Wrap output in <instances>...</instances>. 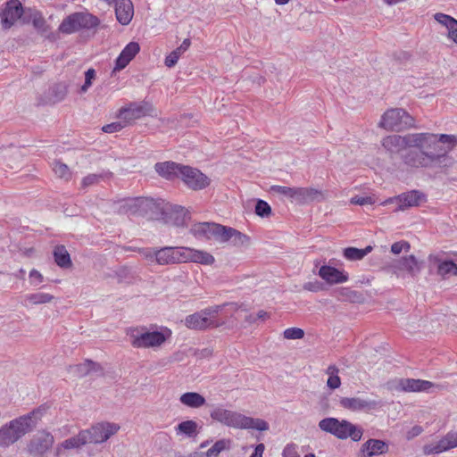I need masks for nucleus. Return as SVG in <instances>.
<instances>
[{
    "label": "nucleus",
    "instance_id": "f8f14e48",
    "mask_svg": "<svg viewBox=\"0 0 457 457\" xmlns=\"http://www.w3.org/2000/svg\"><path fill=\"white\" fill-rule=\"evenodd\" d=\"M216 306H223L222 312H220L222 318L218 317V323L220 324L219 328L228 330L239 328V319L242 318V312L245 311L243 304L225 303Z\"/></svg>",
    "mask_w": 457,
    "mask_h": 457
},
{
    "label": "nucleus",
    "instance_id": "79ce46f5",
    "mask_svg": "<svg viewBox=\"0 0 457 457\" xmlns=\"http://www.w3.org/2000/svg\"><path fill=\"white\" fill-rule=\"evenodd\" d=\"M87 444V442L85 433L83 430H81L75 436H72L71 438L64 440L62 442V445L64 449L70 450V449L79 448Z\"/></svg>",
    "mask_w": 457,
    "mask_h": 457
},
{
    "label": "nucleus",
    "instance_id": "a211bd4d",
    "mask_svg": "<svg viewBox=\"0 0 457 457\" xmlns=\"http://www.w3.org/2000/svg\"><path fill=\"white\" fill-rule=\"evenodd\" d=\"M340 406L352 411H371L376 410L379 402L375 400H367L360 397H342L339 400Z\"/></svg>",
    "mask_w": 457,
    "mask_h": 457
},
{
    "label": "nucleus",
    "instance_id": "864d4df0",
    "mask_svg": "<svg viewBox=\"0 0 457 457\" xmlns=\"http://www.w3.org/2000/svg\"><path fill=\"white\" fill-rule=\"evenodd\" d=\"M375 199L372 196H353L350 199V204L357 205L373 204Z\"/></svg>",
    "mask_w": 457,
    "mask_h": 457
},
{
    "label": "nucleus",
    "instance_id": "dca6fc26",
    "mask_svg": "<svg viewBox=\"0 0 457 457\" xmlns=\"http://www.w3.org/2000/svg\"><path fill=\"white\" fill-rule=\"evenodd\" d=\"M223 226L213 222H199L194 224L190 233L199 239H214L220 242V232Z\"/></svg>",
    "mask_w": 457,
    "mask_h": 457
},
{
    "label": "nucleus",
    "instance_id": "58836bf2",
    "mask_svg": "<svg viewBox=\"0 0 457 457\" xmlns=\"http://www.w3.org/2000/svg\"><path fill=\"white\" fill-rule=\"evenodd\" d=\"M372 251V246L368 245L364 249L356 247H346L344 249L343 255L349 261H359L363 259L368 253Z\"/></svg>",
    "mask_w": 457,
    "mask_h": 457
},
{
    "label": "nucleus",
    "instance_id": "1a4fd4ad",
    "mask_svg": "<svg viewBox=\"0 0 457 457\" xmlns=\"http://www.w3.org/2000/svg\"><path fill=\"white\" fill-rule=\"evenodd\" d=\"M27 8L22 6L20 0H9L0 7V23L4 30L14 25L29 23L26 18Z\"/></svg>",
    "mask_w": 457,
    "mask_h": 457
},
{
    "label": "nucleus",
    "instance_id": "4468645a",
    "mask_svg": "<svg viewBox=\"0 0 457 457\" xmlns=\"http://www.w3.org/2000/svg\"><path fill=\"white\" fill-rule=\"evenodd\" d=\"M54 442L51 433L46 430L37 431L28 445V452L33 456H42L52 448Z\"/></svg>",
    "mask_w": 457,
    "mask_h": 457
},
{
    "label": "nucleus",
    "instance_id": "72a5a7b5",
    "mask_svg": "<svg viewBox=\"0 0 457 457\" xmlns=\"http://www.w3.org/2000/svg\"><path fill=\"white\" fill-rule=\"evenodd\" d=\"M68 86L64 82L54 84L48 91V100L53 104L62 102L67 96Z\"/></svg>",
    "mask_w": 457,
    "mask_h": 457
},
{
    "label": "nucleus",
    "instance_id": "aec40b11",
    "mask_svg": "<svg viewBox=\"0 0 457 457\" xmlns=\"http://www.w3.org/2000/svg\"><path fill=\"white\" fill-rule=\"evenodd\" d=\"M455 447H457V432H449L438 442L425 445L423 453L426 455L438 454Z\"/></svg>",
    "mask_w": 457,
    "mask_h": 457
},
{
    "label": "nucleus",
    "instance_id": "2eb2a0df",
    "mask_svg": "<svg viewBox=\"0 0 457 457\" xmlns=\"http://www.w3.org/2000/svg\"><path fill=\"white\" fill-rule=\"evenodd\" d=\"M180 179L193 190H201L210 184V179L199 170L183 165Z\"/></svg>",
    "mask_w": 457,
    "mask_h": 457
},
{
    "label": "nucleus",
    "instance_id": "412c9836",
    "mask_svg": "<svg viewBox=\"0 0 457 457\" xmlns=\"http://www.w3.org/2000/svg\"><path fill=\"white\" fill-rule=\"evenodd\" d=\"M434 386L430 381L414 378H401L392 385L394 390L404 392H424Z\"/></svg>",
    "mask_w": 457,
    "mask_h": 457
},
{
    "label": "nucleus",
    "instance_id": "09e8293b",
    "mask_svg": "<svg viewBox=\"0 0 457 457\" xmlns=\"http://www.w3.org/2000/svg\"><path fill=\"white\" fill-rule=\"evenodd\" d=\"M128 125L123 120H120L119 121L112 122L110 124L104 125L102 128V130L105 133H114L120 131L122 129L127 127Z\"/></svg>",
    "mask_w": 457,
    "mask_h": 457
},
{
    "label": "nucleus",
    "instance_id": "b1692460",
    "mask_svg": "<svg viewBox=\"0 0 457 457\" xmlns=\"http://www.w3.org/2000/svg\"><path fill=\"white\" fill-rule=\"evenodd\" d=\"M426 202V195L419 190H411L399 195V205L395 212L404 211L407 208L419 206Z\"/></svg>",
    "mask_w": 457,
    "mask_h": 457
},
{
    "label": "nucleus",
    "instance_id": "4be33fe9",
    "mask_svg": "<svg viewBox=\"0 0 457 457\" xmlns=\"http://www.w3.org/2000/svg\"><path fill=\"white\" fill-rule=\"evenodd\" d=\"M392 268L395 273L398 275H400L401 272H406L411 277H416L422 269V263L411 254L395 261Z\"/></svg>",
    "mask_w": 457,
    "mask_h": 457
},
{
    "label": "nucleus",
    "instance_id": "6e6d98bb",
    "mask_svg": "<svg viewBox=\"0 0 457 457\" xmlns=\"http://www.w3.org/2000/svg\"><path fill=\"white\" fill-rule=\"evenodd\" d=\"M102 179L101 175L89 174L82 179V187H88L90 186L97 184Z\"/></svg>",
    "mask_w": 457,
    "mask_h": 457
},
{
    "label": "nucleus",
    "instance_id": "a19ab883",
    "mask_svg": "<svg viewBox=\"0 0 457 457\" xmlns=\"http://www.w3.org/2000/svg\"><path fill=\"white\" fill-rule=\"evenodd\" d=\"M339 369L336 365H329L326 370V374L328 376L327 386L328 388L335 390L340 387L341 379L338 376Z\"/></svg>",
    "mask_w": 457,
    "mask_h": 457
},
{
    "label": "nucleus",
    "instance_id": "49530a36",
    "mask_svg": "<svg viewBox=\"0 0 457 457\" xmlns=\"http://www.w3.org/2000/svg\"><path fill=\"white\" fill-rule=\"evenodd\" d=\"M283 336L288 340L302 339L304 337V331L299 328H289L284 330Z\"/></svg>",
    "mask_w": 457,
    "mask_h": 457
},
{
    "label": "nucleus",
    "instance_id": "0eeeda50",
    "mask_svg": "<svg viewBox=\"0 0 457 457\" xmlns=\"http://www.w3.org/2000/svg\"><path fill=\"white\" fill-rule=\"evenodd\" d=\"M223 310V306H210L188 315L185 319V325L190 329L206 330L219 328L218 316Z\"/></svg>",
    "mask_w": 457,
    "mask_h": 457
},
{
    "label": "nucleus",
    "instance_id": "f03ea898",
    "mask_svg": "<svg viewBox=\"0 0 457 457\" xmlns=\"http://www.w3.org/2000/svg\"><path fill=\"white\" fill-rule=\"evenodd\" d=\"M41 416L42 411L38 408L2 426L0 428V447L6 448L30 432Z\"/></svg>",
    "mask_w": 457,
    "mask_h": 457
},
{
    "label": "nucleus",
    "instance_id": "423d86ee",
    "mask_svg": "<svg viewBox=\"0 0 457 457\" xmlns=\"http://www.w3.org/2000/svg\"><path fill=\"white\" fill-rule=\"evenodd\" d=\"M320 430L329 433L339 439L350 437L353 441L361 440L363 430L348 420H339L336 418H325L319 422Z\"/></svg>",
    "mask_w": 457,
    "mask_h": 457
},
{
    "label": "nucleus",
    "instance_id": "f3484780",
    "mask_svg": "<svg viewBox=\"0 0 457 457\" xmlns=\"http://www.w3.org/2000/svg\"><path fill=\"white\" fill-rule=\"evenodd\" d=\"M428 262L430 268L436 269V274L443 278L457 276V264L452 260L444 259L438 254H430Z\"/></svg>",
    "mask_w": 457,
    "mask_h": 457
},
{
    "label": "nucleus",
    "instance_id": "e433bc0d",
    "mask_svg": "<svg viewBox=\"0 0 457 457\" xmlns=\"http://www.w3.org/2000/svg\"><path fill=\"white\" fill-rule=\"evenodd\" d=\"M54 257L56 264L61 268H70L72 265L70 253L64 245H57L54 250Z\"/></svg>",
    "mask_w": 457,
    "mask_h": 457
},
{
    "label": "nucleus",
    "instance_id": "39448f33",
    "mask_svg": "<svg viewBox=\"0 0 457 457\" xmlns=\"http://www.w3.org/2000/svg\"><path fill=\"white\" fill-rule=\"evenodd\" d=\"M126 334L133 347L155 349L161 347L171 337V330L168 328L150 330L146 327H131L127 328Z\"/></svg>",
    "mask_w": 457,
    "mask_h": 457
},
{
    "label": "nucleus",
    "instance_id": "c03bdc74",
    "mask_svg": "<svg viewBox=\"0 0 457 457\" xmlns=\"http://www.w3.org/2000/svg\"><path fill=\"white\" fill-rule=\"evenodd\" d=\"M434 19L439 24L445 26L447 29H453V26H454L457 23V20H455L453 17L442 12L435 13Z\"/></svg>",
    "mask_w": 457,
    "mask_h": 457
},
{
    "label": "nucleus",
    "instance_id": "c9c22d12",
    "mask_svg": "<svg viewBox=\"0 0 457 457\" xmlns=\"http://www.w3.org/2000/svg\"><path fill=\"white\" fill-rule=\"evenodd\" d=\"M54 295L47 293H32L27 294L23 296V305L32 304H43L53 301Z\"/></svg>",
    "mask_w": 457,
    "mask_h": 457
},
{
    "label": "nucleus",
    "instance_id": "9d476101",
    "mask_svg": "<svg viewBox=\"0 0 457 457\" xmlns=\"http://www.w3.org/2000/svg\"><path fill=\"white\" fill-rule=\"evenodd\" d=\"M99 23V19L89 12H74L63 19L59 30L64 34H71L81 29L96 28Z\"/></svg>",
    "mask_w": 457,
    "mask_h": 457
},
{
    "label": "nucleus",
    "instance_id": "774afa93",
    "mask_svg": "<svg viewBox=\"0 0 457 457\" xmlns=\"http://www.w3.org/2000/svg\"><path fill=\"white\" fill-rule=\"evenodd\" d=\"M255 317L257 318V320H265L266 319L270 318V314L263 310H260L257 312V314L255 315Z\"/></svg>",
    "mask_w": 457,
    "mask_h": 457
},
{
    "label": "nucleus",
    "instance_id": "680f3d73",
    "mask_svg": "<svg viewBox=\"0 0 457 457\" xmlns=\"http://www.w3.org/2000/svg\"><path fill=\"white\" fill-rule=\"evenodd\" d=\"M297 445L295 444L287 445L283 450V457H298Z\"/></svg>",
    "mask_w": 457,
    "mask_h": 457
},
{
    "label": "nucleus",
    "instance_id": "cd10ccee",
    "mask_svg": "<svg viewBox=\"0 0 457 457\" xmlns=\"http://www.w3.org/2000/svg\"><path fill=\"white\" fill-rule=\"evenodd\" d=\"M388 451V445L386 442L378 439H369L361 448L359 457H373L386 453Z\"/></svg>",
    "mask_w": 457,
    "mask_h": 457
},
{
    "label": "nucleus",
    "instance_id": "bb28decb",
    "mask_svg": "<svg viewBox=\"0 0 457 457\" xmlns=\"http://www.w3.org/2000/svg\"><path fill=\"white\" fill-rule=\"evenodd\" d=\"M182 168L183 165L170 161L157 162L154 165L155 171L162 178L167 180H173L177 178H180V170H182Z\"/></svg>",
    "mask_w": 457,
    "mask_h": 457
},
{
    "label": "nucleus",
    "instance_id": "9b49d317",
    "mask_svg": "<svg viewBox=\"0 0 457 457\" xmlns=\"http://www.w3.org/2000/svg\"><path fill=\"white\" fill-rule=\"evenodd\" d=\"M120 430V426L113 422L103 421L84 429L87 444H102L114 436Z\"/></svg>",
    "mask_w": 457,
    "mask_h": 457
},
{
    "label": "nucleus",
    "instance_id": "338daca9",
    "mask_svg": "<svg viewBox=\"0 0 457 457\" xmlns=\"http://www.w3.org/2000/svg\"><path fill=\"white\" fill-rule=\"evenodd\" d=\"M264 450H265L264 445L259 444L255 446L254 452L251 454L250 457H262Z\"/></svg>",
    "mask_w": 457,
    "mask_h": 457
},
{
    "label": "nucleus",
    "instance_id": "393cba45",
    "mask_svg": "<svg viewBox=\"0 0 457 457\" xmlns=\"http://www.w3.org/2000/svg\"><path fill=\"white\" fill-rule=\"evenodd\" d=\"M318 274L322 279L330 285L341 284L348 280V274L345 271L329 265L321 266Z\"/></svg>",
    "mask_w": 457,
    "mask_h": 457
},
{
    "label": "nucleus",
    "instance_id": "f257e3e1",
    "mask_svg": "<svg viewBox=\"0 0 457 457\" xmlns=\"http://www.w3.org/2000/svg\"><path fill=\"white\" fill-rule=\"evenodd\" d=\"M412 148L403 155V162L411 168L453 167L455 160L449 153L457 145V136L435 133H414Z\"/></svg>",
    "mask_w": 457,
    "mask_h": 457
},
{
    "label": "nucleus",
    "instance_id": "5701e85b",
    "mask_svg": "<svg viewBox=\"0 0 457 457\" xmlns=\"http://www.w3.org/2000/svg\"><path fill=\"white\" fill-rule=\"evenodd\" d=\"M230 242L234 246L248 245L250 237L240 231L223 226L220 232V243Z\"/></svg>",
    "mask_w": 457,
    "mask_h": 457
},
{
    "label": "nucleus",
    "instance_id": "37998d69",
    "mask_svg": "<svg viewBox=\"0 0 457 457\" xmlns=\"http://www.w3.org/2000/svg\"><path fill=\"white\" fill-rule=\"evenodd\" d=\"M53 170L54 174L60 179L69 180L71 177L69 167L59 161H55L54 162Z\"/></svg>",
    "mask_w": 457,
    "mask_h": 457
},
{
    "label": "nucleus",
    "instance_id": "a878e982",
    "mask_svg": "<svg viewBox=\"0 0 457 457\" xmlns=\"http://www.w3.org/2000/svg\"><path fill=\"white\" fill-rule=\"evenodd\" d=\"M140 46L137 42L129 43L121 51L115 61V66L112 73L123 70L130 61L138 54Z\"/></svg>",
    "mask_w": 457,
    "mask_h": 457
},
{
    "label": "nucleus",
    "instance_id": "20e7f679",
    "mask_svg": "<svg viewBox=\"0 0 457 457\" xmlns=\"http://www.w3.org/2000/svg\"><path fill=\"white\" fill-rule=\"evenodd\" d=\"M211 418L228 428L237 429L254 428L259 431L269 429L268 423L261 419L247 417L240 412L228 410L221 405L214 407L210 413Z\"/></svg>",
    "mask_w": 457,
    "mask_h": 457
},
{
    "label": "nucleus",
    "instance_id": "f704fd0d",
    "mask_svg": "<svg viewBox=\"0 0 457 457\" xmlns=\"http://www.w3.org/2000/svg\"><path fill=\"white\" fill-rule=\"evenodd\" d=\"M189 218V214L185 208L176 205L171 209L170 220L175 226H186Z\"/></svg>",
    "mask_w": 457,
    "mask_h": 457
},
{
    "label": "nucleus",
    "instance_id": "473e14b6",
    "mask_svg": "<svg viewBox=\"0 0 457 457\" xmlns=\"http://www.w3.org/2000/svg\"><path fill=\"white\" fill-rule=\"evenodd\" d=\"M179 402L184 406L192 409H198L206 403L205 398L196 392H187L180 395Z\"/></svg>",
    "mask_w": 457,
    "mask_h": 457
},
{
    "label": "nucleus",
    "instance_id": "4c0bfd02",
    "mask_svg": "<svg viewBox=\"0 0 457 457\" xmlns=\"http://www.w3.org/2000/svg\"><path fill=\"white\" fill-rule=\"evenodd\" d=\"M26 18L29 20V22H32L34 28L38 31H46V21L40 12L35 9L27 8Z\"/></svg>",
    "mask_w": 457,
    "mask_h": 457
},
{
    "label": "nucleus",
    "instance_id": "5fc2aeb1",
    "mask_svg": "<svg viewBox=\"0 0 457 457\" xmlns=\"http://www.w3.org/2000/svg\"><path fill=\"white\" fill-rule=\"evenodd\" d=\"M138 253L147 261L155 262L157 248H141L138 250Z\"/></svg>",
    "mask_w": 457,
    "mask_h": 457
},
{
    "label": "nucleus",
    "instance_id": "ddd939ff",
    "mask_svg": "<svg viewBox=\"0 0 457 457\" xmlns=\"http://www.w3.org/2000/svg\"><path fill=\"white\" fill-rule=\"evenodd\" d=\"M154 108L147 102L130 103L128 106L119 110L118 118L123 120L129 126L134 120L145 116H153Z\"/></svg>",
    "mask_w": 457,
    "mask_h": 457
},
{
    "label": "nucleus",
    "instance_id": "de8ad7c7",
    "mask_svg": "<svg viewBox=\"0 0 457 457\" xmlns=\"http://www.w3.org/2000/svg\"><path fill=\"white\" fill-rule=\"evenodd\" d=\"M225 448V440H219L205 453V455L206 457H218L220 452Z\"/></svg>",
    "mask_w": 457,
    "mask_h": 457
},
{
    "label": "nucleus",
    "instance_id": "0e129e2a",
    "mask_svg": "<svg viewBox=\"0 0 457 457\" xmlns=\"http://www.w3.org/2000/svg\"><path fill=\"white\" fill-rule=\"evenodd\" d=\"M423 429L420 426H414L413 428H411V430H409L406 434V437L407 439H412L414 438L415 436H418L419 435H420L422 433Z\"/></svg>",
    "mask_w": 457,
    "mask_h": 457
},
{
    "label": "nucleus",
    "instance_id": "3c124183",
    "mask_svg": "<svg viewBox=\"0 0 457 457\" xmlns=\"http://www.w3.org/2000/svg\"><path fill=\"white\" fill-rule=\"evenodd\" d=\"M341 295L345 298V301H349L351 303H360L361 301V295L358 292L348 288L342 289Z\"/></svg>",
    "mask_w": 457,
    "mask_h": 457
},
{
    "label": "nucleus",
    "instance_id": "6e6552de",
    "mask_svg": "<svg viewBox=\"0 0 457 457\" xmlns=\"http://www.w3.org/2000/svg\"><path fill=\"white\" fill-rule=\"evenodd\" d=\"M379 127L386 130L402 131L415 127V120L404 109L391 108L382 115Z\"/></svg>",
    "mask_w": 457,
    "mask_h": 457
},
{
    "label": "nucleus",
    "instance_id": "8fccbe9b",
    "mask_svg": "<svg viewBox=\"0 0 457 457\" xmlns=\"http://www.w3.org/2000/svg\"><path fill=\"white\" fill-rule=\"evenodd\" d=\"M96 79V71L94 69H88L85 72V82L82 85L80 91L86 93L88 88L92 86L93 80Z\"/></svg>",
    "mask_w": 457,
    "mask_h": 457
},
{
    "label": "nucleus",
    "instance_id": "bf43d9fd",
    "mask_svg": "<svg viewBox=\"0 0 457 457\" xmlns=\"http://www.w3.org/2000/svg\"><path fill=\"white\" fill-rule=\"evenodd\" d=\"M180 55H179V52L173 50L169 55L165 58V65L169 68H171L176 65L179 59Z\"/></svg>",
    "mask_w": 457,
    "mask_h": 457
},
{
    "label": "nucleus",
    "instance_id": "ea45409f",
    "mask_svg": "<svg viewBox=\"0 0 457 457\" xmlns=\"http://www.w3.org/2000/svg\"><path fill=\"white\" fill-rule=\"evenodd\" d=\"M96 363L91 361H86L83 363L70 366L69 371L77 377H85L90 373L91 370H95Z\"/></svg>",
    "mask_w": 457,
    "mask_h": 457
},
{
    "label": "nucleus",
    "instance_id": "e2e57ef3",
    "mask_svg": "<svg viewBox=\"0 0 457 457\" xmlns=\"http://www.w3.org/2000/svg\"><path fill=\"white\" fill-rule=\"evenodd\" d=\"M304 290L310 291V292H319L322 290V284L319 281H312L307 282L303 286Z\"/></svg>",
    "mask_w": 457,
    "mask_h": 457
},
{
    "label": "nucleus",
    "instance_id": "7ed1b4c3",
    "mask_svg": "<svg viewBox=\"0 0 457 457\" xmlns=\"http://www.w3.org/2000/svg\"><path fill=\"white\" fill-rule=\"evenodd\" d=\"M193 262L210 265L214 262V257L207 252L189 247L164 246L157 248L156 261L159 265Z\"/></svg>",
    "mask_w": 457,
    "mask_h": 457
},
{
    "label": "nucleus",
    "instance_id": "13d9d810",
    "mask_svg": "<svg viewBox=\"0 0 457 457\" xmlns=\"http://www.w3.org/2000/svg\"><path fill=\"white\" fill-rule=\"evenodd\" d=\"M29 279L31 285L37 287L44 280L43 275L37 270L33 269L29 272Z\"/></svg>",
    "mask_w": 457,
    "mask_h": 457
},
{
    "label": "nucleus",
    "instance_id": "c85d7f7f",
    "mask_svg": "<svg viewBox=\"0 0 457 457\" xmlns=\"http://www.w3.org/2000/svg\"><path fill=\"white\" fill-rule=\"evenodd\" d=\"M115 14L118 21L122 25H128L133 17L134 8L130 0H116Z\"/></svg>",
    "mask_w": 457,
    "mask_h": 457
},
{
    "label": "nucleus",
    "instance_id": "4d7b16f0",
    "mask_svg": "<svg viewBox=\"0 0 457 457\" xmlns=\"http://www.w3.org/2000/svg\"><path fill=\"white\" fill-rule=\"evenodd\" d=\"M410 244L405 241L395 242L391 246V252L395 254H399L403 250L408 252Z\"/></svg>",
    "mask_w": 457,
    "mask_h": 457
},
{
    "label": "nucleus",
    "instance_id": "7c9ffc66",
    "mask_svg": "<svg viewBox=\"0 0 457 457\" xmlns=\"http://www.w3.org/2000/svg\"><path fill=\"white\" fill-rule=\"evenodd\" d=\"M294 191L292 201L298 204L310 203L322 196L320 191L312 187H295Z\"/></svg>",
    "mask_w": 457,
    "mask_h": 457
},
{
    "label": "nucleus",
    "instance_id": "69168bd1",
    "mask_svg": "<svg viewBox=\"0 0 457 457\" xmlns=\"http://www.w3.org/2000/svg\"><path fill=\"white\" fill-rule=\"evenodd\" d=\"M190 44H191L190 39L186 38V39H184V41L182 42V44H181L179 47H177V48L175 49V51H176V52H179V55H180V56H181V54H182L183 53H185V52L189 48Z\"/></svg>",
    "mask_w": 457,
    "mask_h": 457
},
{
    "label": "nucleus",
    "instance_id": "603ef678",
    "mask_svg": "<svg viewBox=\"0 0 457 457\" xmlns=\"http://www.w3.org/2000/svg\"><path fill=\"white\" fill-rule=\"evenodd\" d=\"M271 190L277 194L283 195L291 200L295 193V187H284V186H272Z\"/></svg>",
    "mask_w": 457,
    "mask_h": 457
},
{
    "label": "nucleus",
    "instance_id": "6ab92c4d",
    "mask_svg": "<svg viewBox=\"0 0 457 457\" xmlns=\"http://www.w3.org/2000/svg\"><path fill=\"white\" fill-rule=\"evenodd\" d=\"M414 137V133L407 134L403 137L399 135H390L382 139L383 147L390 154H397L405 147L413 146L411 142Z\"/></svg>",
    "mask_w": 457,
    "mask_h": 457
},
{
    "label": "nucleus",
    "instance_id": "2f4dec72",
    "mask_svg": "<svg viewBox=\"0 0 457 457\" xmlns=\"http://www.w3.org/2000/svg\"><path fill=\"white\" fill-rule=\"evenodd\" d=\"M174 429L178 436L195 438L198 436L201 426H199L198 423L193 420H187L179 423Z\"/></svg>",
    "mask_w": 457,
    "mask_h": 457
},
{
    "label": "nucleus",
    "instance_id": "a18cd8bd",
    "mask_svg": "<svg viewBox=\"0 0 457 457\" xmlns=\"http://www.w3.org/2000/svg\"><path fill=\"white\" fill-rule=\"evenodd\" d=\"M255 213L262 218L269 217L271 214V208L267 202L258 200L255 205Z\"/></svg>",
    "mask_w": 457,
    "mask_h": 457
},
{
    "label": "nucleus",
    "instance_id": "c756f323",
    "mask_svg": "<svg viewBox=\"0 0 457 457\" xmlns=\"http://www.w3.org/2000/svg\"><path fill=\"white\" fill-rule=\"evenodd\" d=\"M152 204V202L145 198H135L127 201L120 206V212L126 214H143L147 207Z\"/></svg>",
    "mask_w": 457,
    "mask_h": 457
},
{
    "label": "nucleus",
    "instance_id": "052dcab7",
    "mask_svg": "<svg viewBox=\"0 0 457 457\" xmlns=\"http://www.w3.org/2000/svg\"><path fill=\"white\" fill-rule=\"evenodd\" d=\"M242 314H244L242 315L244 320L241 327L246 328L247 326H250L257 321L255 315L249 313L246 309L242 312Z\"/></svg>",
    "mask_w": 457,
    "mask_h": 457
}]
</instances>
